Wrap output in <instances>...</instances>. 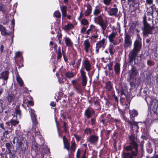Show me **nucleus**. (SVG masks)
<instances>
[{
  "mask_svg": "<svg viewBox=\"0 0 158 158\" xmlns=\"http://www.w3.org/2000/svg\"><path fill=\"white\" fill-rule=\"evenodd\" d=\"M129 139L130 144L124 147L123 158H135L138 156V148L136 137L131 134L129 136Z\"/></svg>",
  "mask_w": 158,
  "mask_h": 158,
  "instance_id": "nucleus-1",
  "label": "nucleus"
},
{
  "mask_svg": "<svg viewBox=\"0 0 158 158\" xmlns=\"http://www.w3.org/2000/svg\"><path fill=\"white\" fill-rule=\"evenodd\" d=\"M20 125L18 126V128L15 130L16 136L12 140L13 143L16 144V148L20 149V152L22 154H24L28 148L26 138L23 136V134L20 131Z\"/></svg>",
  "mask_w": 158,
  "mask_h": 158,
  "instance_id": "nucleus-2",
  "label": "nucleus"
},
{
  "mask_svg": "<svg viewBox=\"0 0 158 158\" xmlns=\"http://www.w3.org/2000/svg\"><path fill=\"white\" fill-rule=\"evenodd\" d=\"M135 31L137 33L138 38L134 43L133 49L131 51L129 54V61L130 63H132L133 60H135L142 47L141 39L138 34L139 31L138 29H136Z\"/></svg>",
  "mask_w": 158,
  "mask_h": 158,
  "instance_id": "nucleus-3",
  "label": "nucleus"
},
{
  "mask_svg": "<svg viewBox=\"0 0 158 158\" xmlns=\"http://www.w3.org/2000/svg\"><path fill=\"white\" fill-rule=\"evenodd\" d=\"M19 122L17 120L11 119L9 121L5 123V125L2 123L0 124V132L2 133L3 137L4 138H7V135L9 134V131L11 132L14 130L13 126H15L18 125Z\"/></svg>",
  "mask_w": 158,
  "mask_h": 158,
  "instance_id": "nucleus-4",
  "label": "nucleus"
},
{
  "mask_svg": "<svg viewBox=\"0 0 158 158\" xmlns=\"http://www.w3.org/2000/svg\"><path fill=\"white\" fill-rule=\"evenodd\" d=\"M152 93L147 88L144 89L142 96L148 105L150 104L151 108H156L158 107V101L155 99H152L150 93Z\"/></svg>",
  "mask_w": 158,
  "mask_h": 158,
  "instance_id": "nucleus-5",
  "label": "nucleus"
},
{
  "mask_svg": "<svg viewBox=\"0 0 158 158\" xmlns=\"http://www.w3.org/2000/svg\"><path fill=\"white\" fill-rule=\"evenodd\" d=\"M129 59V57H128ZM135 59L133 60L131 63H130L128 61V62L132 64L131 69L128 72L129 78L127 79L131 87L135 84L137 80V77L139 75L137 69L135 66L133 65V64L135 65L136 64L135 61Z\"/></svg>",
  "mask_w": 158,
  "mask_h": 158,
  "instance_id": "nucleus-6",
  "label": "nucleus"
},
{
  "mask_svg": "<svg viewBox=\"0 0 158 158\" xmlns=\"http://www.w3.org/2000/svg\"><path fill=\"white\" fill-rule=\"evenodd\" d=\"M39 132H37L35 133L36 136H38V139L40 141L41 148V149L44 151V152L45 153L41 154V156L42 158H49V156L48 155V154L50 153L49 148H48L47 146L46 145H44V138L41 135H39Z\"/></svg>",
  "mask_w": 158,
  "mask_h": 158,
  "instance_id": "nucleus-7",
  "label": "nucleus"
},
{
  "mask_svg": "<svg viewBox=\"0 0 158 158\" xmlns=\"http://www.w3.org/2000/svg\"><path fill=\"white\" fill-rule=\"evenodd\" d=\"M64 148L66 149L69 153L72 154L75 151L76 148V144L75 142L71 141V144L70 145V143L67 139L65 136L63 137Z\"/></svg>",
  "mask_w": 158,
  "mask_h": 158,
  "instance_id": "nucleus-8",
  "label": "nucleus"
},
{
  "mask_svg": "<svg viewBox=\"0 0 158 158\" xmlns=\"http://www.w3.org/2000/svg\"><path fill=\"white\" fill-rule=\"evenodd\" d=\"M29 112L31 115V118L32 121V128L33 129H35V131L34 132V133L35 135V133L37 132H40L38 130H36V125L38 124V122L37 121V115L35 114V110L32 109L31 108H29ZM39 135H41L40 134ZM35 137L36 139L38 138V136H36V135H35Z\"/></svg>",
  "mask_w": 158,
  "mask_h": 158,
  "instance_id": "nucleus-9",
  "label": "nucleus"
},
{
  "mask_svg": "<svg viewBox=\"0 0 158 158\" xmlns=\"http://www.w3.org/2000/svg\"><path fill=\"white\" fill-rule=\"evenodd\" d=\"M154 29V26H151L148 23H144L143 26L142 28L143 31V37L146 38L148 36V34H152L153 33V31Z\"/></svg>",
  "mask_w": 158,
  "mask_h": 158,
  "instance_id": "nucleus-10",
  "label": "nucleus"
},
{
  "mask_svg": "<svg viewBox=\"0 0 158 158\" xmlns=\"http://www.w3.org/2000/svg\"><path fill=\"white\" fill-rule=\"evenodd\" d=\"M120 112L121 117L123 118V119L127 121L130 124L131 129V130L134 131L135 130L137 131L139 129V127L137 125V123L134 121L132 119V120H128L127 118L125 116V113L122 111H121L119 109L118 110Z\"/></svg>",
  "mask_w": 158,
  "mask_h": 158,
  "instance_id": "nucleus-11",
  "label": "nucleus"
},
{
  "mask_svg": "<svg viewBox=\"0 0 158 158\" xmlns=\"http://www.w3.org/2000/svg\"><path fill=\"white\" fill-rule=\"evenodd\" d=\"M95 19L96 20L97 23L101 27L102 33H104V31L108 25L107 21L104 20L102 16L101 15L98 16L96 18H95Z\"/></svg>",
  "mask_w": 158,
  "mask_h": 158,
  "instance_id": "nucleus-12",
  "label": "nucleus"
},
{
  "mask_svg": "<svg viewBox=\"0 0 158 158\" xmlns=\"http://www.w3.org/2000/svg\"><path fill=\"white\" fill-rule=\"evenodd\" d=\"M107 42L105 39L103 38L101 40L98 41L96 44L95 53L97 54L99 52V49L102 48L103 50L105 47Z\"/></svg>",
  "mask_w": 158,
  "mask_h": 158,
  "instance_id": "nucleus-13",
  "label": "nucleus"
},
{
  "mask_svg": "<svg viewBox=\"0 0 158 158\" xmlns=\"http://www.w3.org/2000/svg\"><path fill=\"white\" fill-rule=\"evenodd\" d=\"M132 44V40L130 36L128 34H126L124 38V46L125 49H127Z\"/></svg>",
  "mask_w": 158,
  "mask_h": 158,
  "instance_id": "nucleus-14",
  "label": "nucleus"
},
{
  "mask_svg": "<svg viewBox=\"0 0 158 158\" xmlns=\"http://www.w3.org/2000/svg\"><path fill=\"white\" fill-rule=\"evenodd\" d=\"M81 84L83 86H86L87 83V77L86 75V72L82 69L80 70Z\"/></svg>",
  "mask_w": 158,
  "mask_h": 158,
  "instance_id": "nucleus-15",
  "label": "nucleus"
},
{
  "mask_svg": "<svg viewBox=\"0 0 158 158\" xmlns=\"http://www.w3.org/2000/svg\"><path fill=\"white\" fill-rule=\"evenodd\" d=\"M99 137L96 135H90L87 139V140L91 144H96L98 140Z\"/></svg>",
  "mask_w": 158,
  "mask_h": 158,
  "instance_id": "nucleus-16",
  "label": "nucleus"
},
{
  "mask_svg": "<svg viewBox=\"0 0 158 158\" xmlns=\"http://www.w3.org/2000/svg\"><path fill=\"white\" fill-rule=\"evenodd\" d=\"M83 45L84 46V49L86 53H88L89 51H91L92 46L91 45L88 40H86L84 41Z\"/></svg>",
  "mask_w": 158,
  "mask_h": 158,
  "instance_id": "nucleus-17",
  "label": "nucleus"
},
{
  "mask_svg": "<svg viewBox=\"0 0 158 158\" xmlns=\"http://www.w3.org/2000/svg\"><path fill=\"white\" fill-rule=\"evenodd\" d=\"M95 114L94 110L90 108H88L85 111L84 115L87 118H89Z\"/></svg>",
  "mask_w": 158,
  "mask_h": 158,
  "instance_id": "nucleus-18",
  "label": "nucleus"
},
{
  "mask_svg": "<svg viewBox=\"0 0 158 158\" xmlns=\"http://www.w3.org/2000/svg\"><path fill=\"white\" fill-rule=\"evenodd\" d=\"M118 9L117 7L110 8L108 11V15L110 16H116L118 14Z\"/></svg>",
  "mask_w": 158,
  "mask_h": 158,
  "instance_id": "nucleus-19",
  "label": "nucleus"
},
{
  "mask_svg": "<svg viewBox=\"0 0 158 158\" xmlns=\"http://www.w3.org/2000/svg\"><path fill=\"white\" fill-rule=\"evenodd\" d=\"M16 115L17 118H20L21 116V112L19 108V105H17L15 108V116Z\"/></svg>",
  "mask_w": 158,
  "mask_h": 158,
  "instance_id": "nucleus-20",
  "label": "nucleus"
},
{
  "mask_svg": "<svg viewBox=\"0 0 158 158\" xmlns=\"http://www.w3.org/2000/svg\"><path fill=\"white\" fill-rule=\"evenodd\" d=\"M6 98L8 103L10 104L14 101L15 96L14 94L12 93H9L7 94Z\"/></svg>",
  "mask_w": 158,
  "mask_h": 158,
  "instance_id": "nucleus-21",
  "label": "nucleus"
},
{
  "mask_svg": "<svg viewBox=\"0 0 158 158\" xmlns=\"http://www.w3.org/2000/svg\"><path fill=\"white\" fill-rule=\"evenodd\" d=\"M84 67L87 72H89L91 69V64L88 60H85L83 63Z\"/></svg>",
  "mask_w": 158,
  "mask_h": 158,
  "instance_id": "nucleus-22",
  "label": "nucleus"
},
{
  "mask_svg": "<svg viewBox=\"0 0 158 158\" xmlns=\"http://www.w3.org/2000/svg\"><path fill=\"white\" fill-rule=\"evenodd\" d=\"M5 147L6 148V152L7 154H10L13 156L11 152L12 150L13 149V145L9 143H6Z\"/></svg>",
  "mask_w": 158,
  "mask_h": 158,
  "instance_id": "nucleus-23",
  "label": "nucleus"
},
{
  "mask_svg": "<svg viewBox=\"0 0 158 158\" xmlns=\"http://www.w3.org/2000/svg\"><path fill=\"white\" fill-rule=\"evenodd\" d=\"M0 31L1 32V35L3 36H5L7 35H10V33L8 32L7 31L6 29L2 25L0 24Z\"/></svg>",
  "mask_w": 158,
  "mask_h": 158,
  "instance_id": "nucleus-24",
  "label": "nucleus"
},
{
  "mask_svg": "<svg viewBox=\"0 0 158 158\" xmlns=\"http://www.w3.org/2000/svg\"><path fill=\"white\" fill-rule=\"evenodd\" d=\"M158 107L156 109H154V110L151 111L150 112V116L152 118L151 119L152 120H156L158 119V114L155 111L156 109H157Z\"/></svg>",
  "mask_w": 158,
  "mask_h": 158,
  "instance_id": "nucleus-25",
  "label": "nucleus"
},
{
  "mask_svg": "<svg viewBox=\"0 0 158 158\" xmlns=\"http://www.w3.org/2000/svg\"><path fill=\"white\" fill-rule=\"evenodd\" d=\"M105 88L108 91H112L113 89V85L110 81H108L105 83Z\"/></svg>",
  "mask_w": 158,
  "mask_h": 158,
  "instance_id": "nucleus-26",
  "label": "nucleus"
},
{
  "mask_svg": "<svg viewBox=\"0 0 158 158\" xmlns=\"http://www.w3.org/2000/svg\"><path fill=\"white\" fill-rule=\"evenodd\" d=\"M8 73L7 71L4 72L0 74V78H2L4 80L6 81L8 77Z\"/></svg>",
  "mask_w": 158,
  "mask_h": 158,
  "instance_id": "nucleus-27",
  "label": "nucleus"
},
{
  "mask_svg": "<svg viewBox=\"0 0 158 158\" xmlns=\"http://www.w3.org/2000/svg\"><path fill=\"white\" fill-rule=\"evenodd\" d=\"M114 69L115 73L117 74H119L120 73V64L118 63H117L114 66Z\"/></svg>",
  "mask_w": 158,
  "mask_h": 158,
  "instance_id": "nucleus-28",
  "label": "nucleus"
},
{
  "mask_svg": "<svg viewBox=\"0 0 158 158\" xmlns=\"http://www.w3.org/2000/svg\"><path fill=\"white\" fill-rule=\"evenodd\" d=\"M63 40L64 41L66 45L69 47L72 46L73 44L69 38L65 36L64 37Z\"/></svg>",
  "mask_w": 158,
  "mask_h": 158,
  "instance_id": "nucleus-29",
  "label": "nucleus"
},
{
  "mask_svg": "<svg viewBox=\"0 0 158 158\" xmlns=\"http://www.w3.org/2000/svg\"><path fill=\"white\" fill-rule=\"evenodd\" d=\"M117 35V32H112L108 37L109 42H110L114 40Z\"/></svg>",
  "mask_w": 158,
  "mask_h": 158,
  "instance_id": "nucleus-30",
  "label": "nucleus"
},
{
  "mask_svg": "<svg viewBox=\"0 0 158 158\" xmlns=\"http://www.w3.org/2000/svg\"><path fill=\"white\" fill-rule=\"evenodd\" d=\"M67 6H63L61 7V10L63 17H66L67 16Z\"/></svg>",
  "mask_w": 158,
  "mask_h": 158,
  "instance_id": "nucleus-31",
  "label": "nucleus"
},
{
  "mask_svg": "<svg viewBox=\"0 0 158 158\" xmlns=\"http://www.w3.org/2000/svg\"><path fill=\"white\" fill-rule=\"evenodd\" d=\"M111 28L112 29V32H117L118 31L119 33H120L121 31L120 25L119 23H117V27H115L114 26L112 27Z\"/></svg>",
  "mask_w": 158,
  "mask_h": 158,
  "instance_id": "nucleus-32",
  "label": "nucleus"
},
{
  "mask_svg": "<svg viewBox=\"0 0 158 158\" xmlns=\"http://www.w3.org/2000/svg\"><path fill=\"white\" fill-rule=\"evenodd\" d=\"M129 114L130 115L131 118H132L135 117L137 116L138 115V113L137 111L134 109L132 110H129Z\"/></svg>",
  "mask_w": 158,
  "mask_h": 158,
  "instance_id": "nucleus-33",
  "label": "nucleus"
},
{
  "mask_svg": "<svg viewBox=\"0 0 158 158\" xmlns=\"http://www.w3.org/2000/svg\"><path fill=\"white\" fill-rule=\"evenodd\" d=\"M92 10L91 6L90 5H88L87 6V9L86 10L84 15L85 16H87L89 15L91 13Z\"/></svg>",
  "mask_w": 158,
  "mask_h": 158,
  "instance_id": "nucleus-34",
  "label": "nucleus"
},
{
  "mask_svg": "<svg viewBox=\"0 0 158 158\" xmlns=\"http://www.w3.org/2000/svg\"><path fill=\"white\" fill-rule=\"evenodd\" d=\"M147 151L149 153H151L152 152V147L151 143H149L147 144Z\"/></svg>",
  "mask_w": 158,
  "mask_h": 158,
  "instance_id": "nucleus-35",
  "label": "nucleus"
},
{
  "mask_svg": "<svg viewBox=\"0 0 158 158\" xmlns=\"http://www.w3.org/2000/svg\"><path fill=\"white\" fill-rule=\"evenodd\" d=\"M4 107V101L0 99V114L3 111Z\"/></svg>",
  "mask_w": 158,
  "mask_h": 158,
  "instance_id": "nucleus-36",
  "label": "nucleus"
},
{
  "mask_svg": "<svg viewBox=\"0 0 158 158\" xmlns=\"http://www.w3.org/2000/svg\"><path fill=\"white\" fill-rule=\"evenodd\" d=\"M16 80L17 82L19 84L20 86L21 87L22 86L23 84V82L22 79L18 75L16 76Z\"/></svg>",
  "mask_w": 158,
  "mask_h": 158,
  "instance_id": "nucleus-37",
  "label": "nucleus"
},
{
  "mask_svg": "<svg viewBox=\"0 0 158 158\" xmlns=\"http://www.w3.org/2000/svg\"><path fill=\"white\" fill-rule=\"evenodd\" d=\"M84 133L87 135H90L92 134V129L89 127H86L84 131Z\"/></svg>",
  "mask_w": 158,
  "mask_h": 158,
  "instance_id": "nucleus-38",
  "label": "nucleus"
},
{
  "mask_svg": "<svg viewBox=\"0 0 158 158\" xmlns=\"http://www.w3.org/2000/svg\"><path fill=\"white\" fill-rule=\"evenodd\" d=\"M59 20L56 19V23H55V31L56 32V33H57L59 32Z\"/></svg>",
  "mask_w": 158,
  "mask_h": 158,
  "instance_id": "nucleus-39",
  "label": "nucleus"
},
{
  "mask_svg": "<svg viewBox=\"0 0 158 158\" xmlns=\"http://www.w3.org/2000/svg\"><path fill=\"white\" fill-rule=\"evenodd\" d=\"M91 32L92 33H97L98 32V30L97 29V27L93 25H91Z\"/></svg>",
  "mask_w": 158,
  "mask_h": 158,
  "instance_id": "nucleus-40",
  "label": "nucleus"
},
{
  "mask_svg": "<svg viewBox=\"0 0 158 158\" xmlns=\"http://www.w3.org/2000/svg\"><path fill=\"white\" fill-rule=\"evenodd\" d=\"M58 114L57 115H56V114H55V121L56 123V127H57L58 133V135H59V127H58L59 122H57V119L58 118L57 117H58Z\"/></svg>",
  "mask_w": 158,
  "mask_h": 158,
  "instance_id": "nucleus-41",
  "label": "nucleus"
},
{
  "mask_svg": "<svg viewBox=\"0 0 158 158\" xmlns=\"http://www.w3.org/2000/svg\"><path fill=\"white\" fill-rule=\"evenodd\" d=\"M57 46L56 44H55L54 46V49L55 51H56V52H57V61H58L59 59V47L58 48V51L57 52Z\"/></svg>",
  "mask_w": 158,
  "mask_h": 158,
  "instance_id": "nucleus-42",
  "label": "nucleus"
},
{
  "mask_svg": "<svg viewBox=\"0 0 158 158\" xmlns=\"http://www.w3.org/2000/svg\"><path fill=\"white\" fill-rule=\"evenodd\" d=\"M90 122L92 128H94L96 125V119L94 118H92L90 119Z\"/></svg>",
  "mask_w": 158,
  "mask_h": 158,
  "instance_id": "nucleus-43",
  "label": "nucleus"
},
{
  "mask_svg": "<svg viewBox=\"0 0 158 158\" xmlns=\"http://www.w3.org/2000/svg\"><path fill=\"white\" fill-rule=\"evenodd\" d=\"M73 27V25L71 24H68L64 27V29L66 30H69Z\"/></svg>",
  "mask_w": 158,
  "mask_h": 158,
  "instance_id": "nucleus-44",
  "label": "nucleus"
},
{
  "mask_svg": "<svg viewBox=\"0 0 158 158\" xmlns=\"http://www.w3.org/2000/svg\"><path fill=\"white\" fill-rule=\"evenodd\" d=\"M65 76L67 77L70 78L73 77L74 75L73 73L72 72H68L66 73Z\"/></svg>",
  "mask_w": 158,
  "mask_h": 158,
  "instance_id": "nucleus-45",
  "label": "nucleus"
},
{
  "mask_svg": "<svg viewBox=\"0 0 158 158\" xmlns=\"http://www.w3.org/2000/svg\"><path fill=\"white\" fill-rule=\"evenodd\" d=\"M81 61V58H80L78 60L76 63V65H75V68H77V69H78L79 68Z\"/></svg>",
  "mask_w": 158,
  "mask_h": 158,
  "instance_id": "nucleus-46",
  "label": "nucleus"
},
{
  "mask_svg": "<svg viewBox=\"0 0 158 158\" xmlns=\"http://www.w3.org/2000/svg\"><path fill=\"white\" fill-rule=\"evenodd\" d=\"M113 48L112 46H110L108 48V50L109 51V53L111 55L114 54V52L113 51Z\"/></svg>",
  "mask_w": 158,
  "mask_h": 158,
  "instance_id": "nucleus-47",
  "label": "nucleus"
},
{
  "mask_svg": "<svg viewBox=\"0 0 158 158\" xmlns=\"http://www.w3.org/2000/svg\"><path fill=\"white\" fill-rule=\"evenodd\" d=\"M113 64V62H110L109 63L107 64V66L109 70H112V66Z\"/></svg>",
  "mask_w": 158,
  "mask_h": 158,
  "instance_id": "nucleus-48",
  "label": "nucleus"
},
{
  "mask_svg": "<svg viewBox=\"0 0 158 158\" xmlns=\"http://www.w3.org/2000/svg\"><path fill=\"white\" fill-rule=\"evenodd\" d=\"M98 37V35L97 34V33H96L95 34H94L90 38L92 40H93L94 39H96Z\"/></svg>",
  "mask_w": 158,
  "mask_h": 158,
  "instance_id": "nucleus-49",
  "label": "nucleus"
},
{
  "mask_svg": "<svg viewBox=\"0 0 158 158\" xmlns=\"http://www.w3.org/2000/svg\"><path fill=\"white\" fill-rule=\"evenodd\" d=\"M151 11H148L147 13V15L148 16L151 15L152 17H153V6H151Z\"/></svg>",
  "mask_w": 158,
  "mask_h": 158,
  "instance_id": "nucleus-50",
  "label": "nucleus"
},
{
  "mask_svg": "<svg viewBox=\"0 0 158 158\" xmlns=\"http://www.w3.org/2000/svg\"><path fill=\"white\" fill-rule=\"evenodd\" d=\"M100 13V11L97 9H95L93 12V14L94 15H97Z\"/></svg>",
  "mask_w": 158,
  "mask_h": 158,
  "instance_id": "nucleus-51",
  "label": "nucleus"
},
{
  "mask_svg": "<svg viewBox=\"0 0 158 158\" xmlns=\"http://www.w3.org/2000/svg\"><path fill=\"white\" fill-rule=\"evenodd\" d=\"M103 2L105 5L108 6L111 2V0H103Z\"/></svg>",
  "mask_w": 158,
  "mask_h": 158,
  "instance_id": "nucleus-52",
  "label": "nucleus"
},
{
  "mask_svg": "<svg viewBox=\"0 0 158 158\" xmlns=\"http://www.w3.org/2000/svg\"><path fill=\"white\" fill-rule=\"evenodd\" d=\"M110 42L113 45H117L118 44L117 38H116L115 39H114Z\"/></svg>",
  "mask_w": 158,
  "mask_h": 158,
  "instance_id": "nucleus-53",
  "label": "nucleus"
},
{
  "mask_svg": "<svg viewBox=\"0 0 158 158\" xmlns=\"http://www.w3.org/2000/svg\"><path fill=\"white\" fill-rule=\"evenodd\" d=\"M94 70H92L91 72H90V71L89 72H88V74L89 78L91 79V77H92V76H93L94 74Z\"/></svg>",
  "mask_w": 158,
  "mask_h": 158,
  "instance_id": "nucleus-54",
  "label": "nucleus"
},
{
  "mask_svg": "<svg viewBox=\"0 0 158 158\" xmlns=\"http://www.w3.org/2000/svg\"><path fill=\"white\" fill-rule=\"evenodd\" d=\"M53 15L58 19L59 18V12L58 10L55 11Z\"/></svg>",
  "mask_w": 158,
  "mask_h": 158,
  "instance_id": "nucleus-55",
  "label": "nucleus"
},
{
  "mask_svg": "<svg viewBox=\"0 0 158 158\" xmlns=\"http://www.w3.org/2000/svg\"><path fill=\"white\" fill-rule=\"evenodd\" d=\"M81 23L82 24L85 25H87L88 23V21L85 19H83L81 21Z\"/></svg>",
  "mask_w": 158,
  "mask_h": 158,
  "instance_id": "nucleus-56",
  "label": "nucleus"
},
{
  "mask_svg": "<svg viewBox=\"0 0 158 158\" xmlns=\"http://www.w3.org/2000/svg\"><path fill=\"white\" fill-rule=\"evenodd\" d=\"M147 64L148 66H152L154 64V63L152 60H148L147 62Z\"/></svg>",
  "mask_w": 158,
  "mask_h": 158,
  "instance_id": "nucleus-57",
  "label": "nucleus"
},
{
  "mask_svg": "<svg viewBox=\"0 0 158 158\" xmlns=\"http://www.w3.org/2000/svg\"><path fill=\"white\" fill-rule=\"evenodd\" d=\"M22 55L21 53L20 52H17L16 53L15 55V57H20L21 58Z\"/></svg>",
  "mask_w": 158,
  "mask_h": 158,
  "instance_id": "nucleus-58",
  "label": "nucleus"
},
{
  "mask_svg": "<svg viewBox=\"0 0 158 158\" xmlns=\"http://www.w3.org/2000/svg\"><path fill=\"white\" fill-rule=\"evenodd\" d=\"M40 149L39 147L35 146L34 150L35 151L36 154H38V152H40Z\"/></svg>",
  "mask_w": 158,
  "mask_h": 158,
  "instance_id": "nucleus-59",
  "label": "nucleus"
},
{
  "mask_svg": "<svg viewBox=\"0 0 158 158\" xmlns=\"http://www.w3.org/2000/svg\"><path fill=\"white\" fill-rule=\"evenodd\" d=\"M112 97H113L115 101L116 102L118 103V97L115 95V94H114Z\"/></svg>",
  "mask_w": 158,
  "mask_h": 158,
  "instance_id": "nucleus-60",
  "label": "nucleus"
},
{
  "mask_svg": "<svg viewBox=\"0 0 158 158\" xmlns=\"http://www.w3.org/2000/svg\"><path fill=\"white\" fill-rule=\"evenodd\" d=\"M3 5L2 3H0V11L4 12Z\"/></svg>",
  "mask_w": 158,
  "mask_h": 158,
  "instance_id": "nucleus-61",
  "label": "nucleus"
},
{
  "mask_svg": "<svg viewBox=\"0 0 158 158\" xmlns=\"http://www.w3.org/2000/svg\"><path fill=\"white\" fill-rule=\"evenodd\" d=\"M143 24L144 23H148L146 20V16L145 15H144L143 17Z\"/></svg>",
  "mask_w": 158,
  "mask_h": 158,
  "instance_id": "nucleus-62",
  "label": "nucleus"
},
{
  "mask_svg": "<svg viewBox=\"0 0 158 158\" xmlns=\"http://www.w3.org/2000/svg\"><path fill=\"white\" fill-rule=\"evenodd\" d=\"M80 151L79 149H78L77 152V154H76L77 158H80Z\"/></svg>",
  "mask_w": 158,
  "mask_h": 158,
  "instance_id": "nucleus-63",
  "label": "nucleus"
},
{
  "mask_svg": "<svg viewBox=\"0 0 158 158\" xmlns=\"http://www.w3.org/2000/svg\"><path fill=\"white\" fill-rule=\"evenodd\" d=\"M146 3L147 4L149 5L152 4L153 3V0H146Z\"/></svg>",
  "mask_w": 158,
  "mask_h": 158,
  "instance_id": "nucleus-64",
  "label": "nucleus"
}]
</instances>
